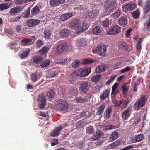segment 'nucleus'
Here are the masks:
<instances>
[{
    "label": "nucleus",
    "mask_w": 150,
    "mask_h": 150,
    "mask_svg": "<svg viewBox=\"0 0 150 150\" xmlns=\"http://www.w3.org/2000/svg\"><path fill=\"white\" fill-rule=\"evenodd\" d=\"M104 7L106 13L110 14L116 9L117 4L115 0H112L105 3Z\"/></svg>",
    "instance_id": "nucleus-1"
},
{
    "label": "nucleus",
    "mask_w": 150,
    "mask_h": 150,
    "mask_svg": "<svg viewBox=\"0 0 150 150\" xmlns=\"http://www.w3.org/2000/svg\"><path fill=\"white\" fill-rule=\"evenodd\" d=\"M147 100V99L146 96H141L134 105V109L136 111L139 110L141 108L144 106Z\"/></svg>",
    "instance_id": "nucleus-2"
},
{
    "label": "nucleus",
    "mask_w": 150,
    "mask_h": 150,
    "mask_svg": "<svg viewBox=\"0 0 150 150\" xmlns=\"http://www.w3.org/2000/svg\"><path fill=\"white\" fill-rule=\"evenodd\" d=\"M55 107L59 111L63 112L68 109V105L65 100L60 99L57 101Z\"/></svg>",
    "instance_id": "nucleus-3"
},
{
    "label": "nucleus",
    "mask_w": 150,
    "mask_h": 150,
    "mask_svg": "<svg viewBox=\"0 0 150 150\" xmlns=\"http://www.w3.org/2000/svg\"><path fill=\"white\" fill-rule=\"evenodd\" d=\"M38 106L40 109L44 108L46 104V97L43 93H40L37 99Z\"/></svg>",
    "instance_id": "nucleus-4"
},
{
    "label": "nucleus",
    "mask_w": 150,
    "mask_h": 150,
    "mask_svg": "<svg viewBox=\"0 0 150 150\" xmlns=\"http://www.w3.org/2000/svg\"><path fill=\"white\" fill-rule=\"evenodd\" d=\"M91 69L90 67H86L82 69H79L74 72V74L79 76L81 77H85L87 76L91 72Z\"/></svg>",
    "instance_id": "nucleus-5"
},
{
    "label": "nucleus",
    "mask_w": 150,
    "mask_h": 150,
    "mask_svg": "<svg viewBox=\"0 0 150 150\" xmlns=\"http://www.w3.org/2000/svg\"><path fill=\"white\" fill-rule=\"evenodd\" d=\"M81 21L79 20H74L70 23V26L71 29L76 30L77 33H79Z\"/></svg>",
    "instance_id": "nucleus-6"
},
{
    "label": "nucleus",
    "mask_w": 150,
    "mask_h": 150,
    "mask_svg": "<svg viewBox=\"0 0 150 150\" xmlns=\"http://www.w3.org/2000/svg\"><path fill=\"white\" fill-rule=\"evenodd\" d=\"M108 46L104 44L98 45L96 47L97 54L100 56H104Z\"/></svg>",
    "instance_id": "nucleus-7"
},
{
    "label": "nucleus",
    "mask_w": 150,
    "mask_h": 150,
    "mask_svg": "<svg viewBox=\"0 0 150 150\" xmlns=\"http://www.w3.org/2000/svg\"><path fill=\"white\" fill-rule=\"evenodd\" d=\"M136 6L135 4L133 2L127 3L122 7V10L125 12L134 10Z\"/></svg>",
    "instance_id": "nucleus-8"
},
{
    "label": "nucleus",
    "mask_w": 150,
    "mask_h": 150,
    "mask_svg": "<svg viewBox=\"0 0 150 150\" xmlns=\"http://www.w3.org/2000/svg\"><path fill=\"white\" fill-rule=\"evenodd\" d=\"M80 86V90L84 93H86L89 91L91 85L89 82L84 81L81 83Z\"/></svg>",
    "instance_id": "nucleus-9"
},
{
    "label": "nucleus",
    "mask_w": 150,
    "mask_h": 150,
    "mask_svg": "<svg viewBox=\"0 0 150 150\" xmlns=\"http://www.w3.org/2000/svg\"><path fill=\"white\" fill-rule=\"evenodd\" d=\"M120 32V28L118 25H115L110 28L106 32V33L108 35H115L118 34Z\"/></svg>",
    "instance_id": "nucleus-10"
},
{
    "label": "nucleus",
    "mask_w": 150,
    "mask_h": 150,
    "mask_svg": "<svg viewBox=\"0 0 150 150\" xmlns=\"http://www.w3.org/2000/svg\"><path fill=\"white\" fill-rule=\"evenodd\" d=\"M40 22L39 20L31 19L26 21V24L28 27H33L39 24Z\"/></svg>",
    "instance_id": "nucleus-11"
},
{
    "label": "nucleus",
    "mask_w": 150,
    "mask_h": 150,
    "mask_svg": "<svg viewBox=\"0 0 150 150\" xmlns=\"http://www.w3.org/2000/svg\"><path fill=\"white\" fill-rule=\"evenodd\" d=\"M132 107H128L127 109L122 113V117L124 120H127L130 117L132 111Z\"/></svg>",
    "instance_id": "nucleus-12"
},
{
    "label": "nucleus",
    "mask_w": 150,
    "mask_h": 150,
    "mask_svg": "<svg viewBox=\"0 0 150 150\" xmlns=\"http://www.w3.org/2000/svg\"><path fill=\"white\" fill-rule=\"evenodd\" d=\"M144 139V135L142 134H140L132 137L130 138V141L132 143H135L139 142Z\"/></svg>",
    "instance_id": "nucleus-13"
},
{
    "label": "nucleus",
    "mask_w": 150,
    "mask_h": 150,
    "mask_svg": "<svg viewBox=\"0 0 150 150\" xmlns=\"http://www.w3.org/2000/svg\"><path fill=\"white\" fill-rule=\"evenodd\" d=\"M68 46L66 43H62L59 45L57 47L56 51L57 52L61 53L67 49Z\"/></svg>",
    "instance_id": "nucleus-14"
},
{
    "label": "nucleus",
    "mask_w": 150,
    "mask_h": 150,
    "mask_svg": "<svg viewBox=\"0 0 150 150\" xmlns=\"http://www.w3.org/2000/svg\"><path fill=\"white\" fill-rule=\"evenodd\" d=\"M103 29L102 27L99 26H96L94 28L92 32L93 34L96 35H100L103 34Z\"/></svg>",
    "instance_id": "nucleus-15"
},
{
    "label": "nucleus",
    "mask_w": 150,
    "mask_h": 150,
    "mask_svg": "<svg viewBox=\"0 0 150 150\" xmlns=\"http://www.w3.org/2000/svg\"><path fill=\"white\" fill-rule=\"evenodd\" d=\"M65 1V0H50L49 3L52 7H55L60 4L64 3Z\"/></svg>",
    "instance_id": "nucleus-16"
},
{
    "label": "nucleus",
    "mask_w": 150,
    "mask_h": 150,
    "mask_svg": "<svg viewBox=\"0 0 150 150\" xmlns=\"http://www.w3.org/2000/svg\"><path fill=\"white\" fill-rule=\"evenodd\" d=\"M22 10V8L21 6H17L11 9L9 13L11 15H15L17 13L20 12Z\"/></svg>",
    "instance_id": "nucleus-17"
},
{
    "label": "nucleus",
    "mask_w": 150,
    "mask_h": 150,
    "mask_svg": "<svg viewBox=\"0 0 150 150\" xmlns=\"http://www.w3.org/2000/svg\"><path fill=\"white\" fill-rule=\"evenodd\" d=\"M73 16V13H66L62 14L60 17V19L62 21H66Z\"/></svg>",
    "instance_id": "nucleus-18"
},
{
    "label": "nucleus",
    "mask_w": 150,
    "mask_h": 150,
    "mask_svg": "<svg viewBox=\"0 0 150 150\" xmlns=\"http://www.w3.org/2000/svg\"><path fill=\"white\" fill-rule=\"evenodd\" d=\"M62 129L61 126H59L51 132L50 135L53 137L57 136L60 133Z\"/></svg>",
    "instance_id": "nucleus-19"
},
{
    "label": "nucleus",
    "mask_w": 150,
    "mask_h": 150,
    "mask_svg": "<svg viewBox=\"0 0 150 150\" xmlns=\"http://www.w3.org/2000/svg\"><path fill=\"white\" fill-rule=\"evenodd\" d=\"M122 143L123 142L122 140L118 139L111 144L110 145V147L111 149H116L118 146L122 144Z\"/></svg>",
    "instance_id": "nucleus-20"
},
{
    "label": "nucleus",
    "mask_w": 150,
    "mask_h": 150,
    "mask_svg": "<svg viewBox=\"0 0 150 150\" xmlns=\"http://www.w3.org/2000/svg\"><path fill=\"white\" fill-rule=\"evenodd\" d=\"M98 13V10L96 9L93 10L92 11L88 12V16L90 18H92L96 16Z\"/></svg>",
    "instance_id": "nucleus-21"
},
{
    "label": "nucleus",
    "mask_w": 150,
    "mask_h": 150,
    "mask_svg": "<svg viewBox=\"0 0 150 150\" xmlns=\"http://www.w3.org/2000/svg\"><path fill=\"white\" fill-rule=\"evenodd\" d=\"M118 47L119 49L123 50H127L128 48V46L125 42H119L118 43Z\"/></svg>",
    "instance_id": "nucleus-22"
},
{
    "label": "nucleus",
    "mask_w": 150,
    "mask_h": 150,
    "mask_svg": "<svg viewBox=\"0 0 150 150\" xmlns=\"http://www.w3.org/2000/svg\"><path fill=\"white\" fill-rule=\"evenodd\" d=\"M115 94L113 96H111V99L112 100L113 103L115 107H119L122 103V101H118L115 98Z\"/></svg>",
    "instance_id": "nucleus-23"
},
{
    "label": "nucleus",
    "mask_w": 150,
    "mask_h": 150,
    "mask_svg": "<svg viewBox=\"0 0 150 150\" xmlns=\"http://www.w3.org/2000/svg\"><path fill=\"white\" fill-rule=\"evenodd\" d=\"M86 44V41L83 38L78 40L76 42V46L79 47H84Z\"/></svg>",
    "instance_id": "nucleus-24"
},
{
    "label": "nucleus",
    "mask_w": 150,
    "mask_h": 150,
    "mask_svg": "<svg viewBox=\"0 0 150 150\" xmlns=\"http://www.w3.org/2000/svg\"><path fill=\"white\" fill-rule=\"evenodd\" d=\"M89 26L88 24L86 23L85 21L83 22L82 26L81 25L80 26L79 33L83 32L88 28Z\"/></svg>",
    "instance_id": "nucleus-25"
},
{
    "label": "nucleus",
    "mask_w": 150,
    "mask_h": 150,
    "mask_svg": "<svg viewBox=\"0 0 150 150\" xmlns=\"http://www.w3.org/2000/svg\"><path fill=\"white\" fill-rule=\"evenodd\" d=\"M126 61H122L116 63L114 65V69H116L122 67L126 63Z\"/></svg>",
    "instance_id": "nucleus-26"
},
{
    "label": "nucleus",
    "mask_w": 150,
    "mask_h": 150,
    "mask_svg": "<svg viewBox=\"0 0 150 150\" xmlns=\"http://www.w3.org/2000/svg\"><path fill=\"white\" fill-rule=\"evenodd\" d=\"M32 41V39L26 38L22 40L21 42L22 44L24 45H28L31 44L30 43Z\"/></svg>",
    "instance_id": "nucleus-27"
},
{
    "label": "nucleus",
    "mask_w": 150,
    "mask_h": 150,
    "mask_svg": "<svg viewBox=\"0 0 150 150\" xmlns=\"http://www.w3.org/2000/svg\"><path fill=\"white\" fill-rule=\"evenodd\" d=\"M119 24L123 26L126 25L127 24V18L125 17H121L119 20Z\"/></svg>",
    "instance_id": "nucleus-28"
},
{
    "label": "nucleus",
    "mask_w": 150,
    "mask_h": 150,
    "mask_svg": "<svg viewBox=\"0 0 150 150\" xmlns=\"http://www.w3.org/2000/svg\"><path fill=\"white\" fill-rule=\"evenodd\" d=\"M106 67L103 65H100L97 67L96 69L97 72H100L105 71L106 70Z\"/></svg>",
    "instance_id": "nucleus-29"
},
{
    "label": "nucleus",
    "mask_w": 150,
    "mask_h": 150,
    "mask_svg": "<svg viewBox=\"0 0 150 150\" xmlns=\"http://www.w3.org/2000/svg\"><path fill=\"white\" fill-rule=\"evenodd\" d=\"M109 92L108 90H106L104 91L100 96V99L104 100L109 95Z\"/></svg>",
    "instance_id": "nucleus-30"
},
{
    "label": "nucleus",
    "mask_w": 150,
    "mask_h": 150,
    "mask_svg": "<svg viewBox=\"0 0 150 150\" xmlns=\"http://www.w3.org/2000/svg\"><path fill=\"white\" fill-rule=\"evenodd\" d=\"M33 62L35 64L39 63L42 60V58L41 57L39 56H35L32 58Z\"/></svg>",
    "instance_id": "nucleus-31"
},
{
    "label": "nucleus",
    "mask_w": 150,
    "mask_h": 150,
    "mask_svg": "<svg viewBox=\"0 0 150 150\" xmlns=\"http://www.w3.org/2000/svg\"><path fill=\"white\" fill-rule=\"evenodd\" d=\"M136 82L134 83L133 86V90L134 91H137V87L139 86L140 84V79L139 77L136 79Z\"/></svg>",
    "instance_id": "nucleus-32"
},
{
    "label": "nucleus",
    "mask_w": 150,
    "mask_h": 150,
    "mask_svg": "<svg viewBox=\"0 0 150 150\" xmlns=\"http://www.w3.org/2000/svg\"><path fill=\"white\" fill-rule=\"evenodd\" d=\"M40 11V9L39 7L35 6L31 10V13L33 16H35L39 13Z\"/></svg>",
    "instance_id": "nucleus-33"
},
{
    "label": "nucleus",
    "mask_w": 150,
    "mask_h": 150,
    "mask_svg": "<svg viewBox=\"0 0 150 150\" xmlns=\"http://www.w3.org/2000/svg\"><path fill=\"white\" fill-rule=\"evenodd\" d=\"M144 27L143 28L144 31H145L149 29L150 27V16L148 18V20L146 21V23H144Z\"/></svg>",
    "instance_id": "nucleus-34"
},
{
    "label": "nucleus",
    "mask_w": 150,
    "mask_h": 150,
    "mask_svg": "<svg viewBox=\"0 0 150 150\" xmlns=\"http://www.w3.org/2000/svg\"><path fill=\"white\" fill-rule=\"evenodd\" d=\"M141 38H140L137 41V43L136 45V51L137 52H139L140 51L141 49Z\"/></svg>",
    "instance_id": "nucleus-35"
},
{
    "label": "nucleus",
    "mask_w": 150,
    "mask_h": 150,
    "mask_svg": "<svg viewBox=\"0 0 150 150\" xmlns=\"http://www.w3.org/2000/svg\"><path fill=\"white\" fill-rule=\"evenodd\" d=\"M68 31V30L67 29H63L61 32V36L63 38L67 37L69 35Z\"/></svg>",
    "instance_id": "nucleus-36"
},
{
    "label": "nucleus",
    "mask_w": 150,
    "mask_h": 150,
    "mask_svg": "<svg viewBox=\"0 0 150 150\" xmlns=\"http://www.w3.org/2000/svg\"><path fill=\"white\" fill-rule=\"evenodd\" d=\"M118 136V134L117 132H113L111 134L109 140L111 141H113L117 139Z\"/></svg>",
    "instance_id": "nucleus-37"
},
{
    "label": "nucleus",
    "mask_w": 150,
    "mask_h": 150,
    "mask_svg": "<svg viewBox=\"0 0 150 150\" xmlns=\"http://www.w3.org/2000/svg\"><path fill=\"white\" fill-rule=\"evenodd\" d=\"M112 111V109L111 108L109 107L107 109L105 116V117L106 119H108L110 118Z\"/></svg>",
    "instance_id": "nucleus-38"
},
{
    "label": "nucleus",
    "mask_w": 150,
    "mask_h": 150,
    "mask_svg": "<svg viewBox=\"0 0 150 150\" xmlns=\"http://www.w3.org/2000/svg\"><path fill=\"white\" fill-rule=\"evenodd\" d=\"M139 9H137L135 11L132 12L131 13L132 17L135 19L139 18Z\"/></svg>",
    "instance_id": "nucleus-39"
},
{
    "label": "nucleus",
    "mask_w": 150,
    "mask_h": 150,
    "mask_svg": "<svg viewBox=\"0 0 150 150\" xmlns=\"http://www.w3.org/2000/svg\"><path fill=\"white\" fill-rule=\"evenodd\" d=\"M31 78L33 82L36 81L38 78L37 73L35 72L34 73H32L31 75Z\"/></svg>",
    "instance_id": "nucleus-40"
},
{
    "label": "nucleus",
    "mask_w": 150,
    "mask_h": 150,
    "mask_svg": "<svg viewBox=\"0 0 150 150\" xmlns=\"http://www.w3.org/2000/svg\"><path fill=\"white\" fill-rule=\"evenodd\" d=\"M105 106L104 104L101 105L98 108V113L99 115L102 114L104 111Z\"/></svg>",
    "instance_id": "nucleus-41"
},
{
    "label": "nucleus",
    "mask_w": 150,
    "mask_h": 150,
    "mask_svg": "<svg viewBox=\"0 0 150 150\" xmlns=\"http://www.w3.org/2000/svg\"><path fill=\"white\" fill-rule=\"evenodd\" d=\"M127 83H125L123 84L122 86V93L123 94L126 95V93L127 92L128 90V87L126 86Z\"/></svg>",
    "instance_id": "nucleus-42"
},
{
    "label": "nucleus",
    "mask_w": 150,
    "mask_h": 150,
    "mask_svg": "<svg viewBox=\"0 0 150 150\" xmlns=\"http://www.w3.org/2000/svg\"><path fill=\"white\" fill-rule=\"evenodd\" d=\"M10 6V4L8 3H5L4 4H0V9L4 10L5 9H8Z\"/></svg>",
    "instance_id": "nucleus-43"
},
{
    "label": "nucleus",
    "mask_w": 150,
    "mask_h": 150,
    "mask_svg": "<svg viewBox=\"0 0 150 150\" xmlns=\"http://www.w3.org/2000/svg\"><path fill=\"white\" fill-rule=\"evenodd\" d=\"M49 49L48 47L46 46H45L42 48L39 51L40 53L42 55H43L45 53L47 52Z\"/></svg>",
    "instance_id": "nucleus-44"
},
{
    "label": "nucleus",
    "mask_w": 150,
    "mask_h": 150,
    "mask_svg": "<svg viewBox=\"0 0 150 150\" xmlns=\"http://www.w3.org/2000/svg\"><path fill=\"white\" fill-rule=\"evenodd\" d=\"M50 64V60H47L42 62L40 64V66L42 67H45L49 66Z\"/></svg>",
    "instance_id": "nucleus-45"
},
{
    "label": "nucleus",
    "mask_w": 150,
    "mask_h": 150,
    "mask_svg": "<svg viewBox=\"0 0 150 150\" xmlns=\"http://www.w3.org/2000/svg\"><path fill=\"white\" fill-rule=\"evenodd\" d=\"M51 32L48 30H46L44 32V35L45 37L47 39L49 38L51 35Z\"/></svg>",
    "instance_id": "nucleus-46"
},
{
    "label": "nucleus",
    "mask_w": 150,
    "mask_h": 150,
    "mask_svg": "<svg viewBox=\"0 0 150 150\" xmlns=\"http://www.w3.org/2000/svg\"><path fill=\"white\" fill-rule=\"evenodd\" d=\"M94 130L92 126H90L86 128V132L87 133L90 134H93L94 132Z\"/></svg>",
    "instance_id": "nucleus-47"
},
{
    "label": "nucleus",
    "mask_w": 150,
    "mask_h": 150,
    "mask_svg": "<svg viewBox=\"0 0 150 150\" xmlns=\"http://www.w3.org/2000/svg\"><path fill=\"white\" fill-rule=\"evenodd\" d=\"M76 99L77 103H83L86 100V98L80 97H76Z\"/></svg>",
    "instance_id": "nucleus-48"
},
{
    "label": "nucleus",
    "mask_w": 150,
    "mask_h": 150,
    "mask_svg": "<svg viewBox=\"0 0 150 150\" xmlns=\"http://www.w3.org/2000/svg\"><path fill=\"white\" fill-rule=\"evenodd\" d=\"M116 77L115 75H113L110 77V79H108V81L106 82L105 84L106 85H108L112 82V81Z\"/></svg>",
    "instance_id": "nucleus-49"
},
{
    "label": "nucleus",
    "mask_w": 150,
    "mask_h": 150,
    "mask_svg": "<svg viewBox=\"0 0 150 150\" xmlns=\"http://www.w3.org/2000/svg\"><path fill=\"white\" fill-rule=\"evenodd\" d=\"M101 77L100 75L98 74L95 76H93L92 79V81L94 82H96L99 80Z\"/></svg>",
    "instance_id": "nucleus-50"
},
{
    "label": "nucleus",
    "mask_w": 150,
    "mask_h": 150,
    "mask_svg": "<svg viewBox=\"0 0 150 150\" xmlns=\"http://www.w3.org/2000/svg\"><path fill=\"white\" fill-rule=\"evenodd\" d=\"M101 24L102 25L103 27H108L109 25V20L108 19H106L105 20L102 21Z\"/></svg>",
    "instance_id": "nucleus-51"
},
{
    "label": "nucleus",
    "mask_w": 150,
    "mask_h": 150,
    "mask_svg": "<svg viewBox=\"0 0 150 150\" xmlns=\"http://www.w3.org/2000/svg\"><path fill=\"white\" fill-rule=\"evenodd\" d=\"M118 83H115L112 86V92L111 93V96H113L114 94L115 95V91L118 86Z\"/></svg>",
    "instance_id": "nucleus-52"
},
{
    "label": "nucleus",
    "mask_w": 150,
    "mask_h": 150,
    "mask_svg": "<svg viewBox=\"0 0 150 150\" xmlns=\"http://www.w3.org/2000/svg\"><path fill=\"white\" fill-rule=\"evenodd\" d=\"M30 51V49L28 48L26 51H24L22 54V58H23L27 56L28 54Z\"/></svg>",
    "instance_id": "nucleus-53"
},
{
    "label": "nucleus",
    "mask_w": 150,
    "mask_h": 150,
    "mask_svg": "<svg viewBox=\"0 0 150 150\" xmlns=\"http://www.w3.org/2000/svg\"><path fill=\"white\" fill-rule=\"evenodd\" d=\"M77 90L73 88L71 90L70 93L72 96H75L77 95Z\"/></svg>",
    "instance_id": "nucleus-54"
},
{
    "label": "nucleus",
    "mask_w": 150,
    "mask_h": 150,
    "mask_svg": "<svg viewBox=\"0 0 150 150\" xmlns=\"http://www.w3.org/2000/svg\"><path fill=\"white\" fill-rule=\"evenodd\" d=\"M120 13V10H118L116 11L115 13L112 15V17L114 18H117L119 16Z\"/></svg>",
    "instance_id": "nucleus-55"
},
{
    "label": "nucleus",
    "mask_w": 150,
    "mask_h": 150,
    "mask_svg": "<svg viewBox=\"0 0 150 150\" xmlns=\"http://www.w3.org/2000/svg\"><path fill=\"white\" fill-rule=\"evenodd\" d=\"M80 63V62L79 61H75L72 64V66L74 68L77 67Z\"/></svg>",
    "instance_id": "nucleus-56"
},
{
    "label": "nucleus",
    "mask_w": 150,
    "mask_h": 150,
    "mask_svg": "<svg viewBox=\"0 0 150 150\" xmlns=\"http://www.w3.org/2000/svg\"><path fill=\"white\" fill-rule=\"evenodd\" d=\"M43 44L44 43L42 40H38L36 42V45L38 48H40Z\"/></svg>",
    "instance_id": "nucleus-57"
},
{
    "label": "nucleus",
    "mask_w": 150,
    "mask_h": 150,
    "mask_svg": "<svg viewBox=\"0 0 150 150\" xmlns=\"http://www.w3.org/2000/svg\"><path fill=\"white\" fill-rule=\"evenodd\" d=\"M48 96L49 98H53L54 95V93L53 91L51 90H50L47 93Z\"/></svg>",
    "instance_id": "nucleus-58"
},
{
    "label": "nucleus",
    "mask_w": 150,
    "mask_h": 150,
    "mask_svg": "<svg viewBox=\"0 0 150 150\" xmlns=\"http://www.w3.org/2000/svg\"><path fill=\"white\" fill-rule=\"evenodd\" d=\"M130 69V67L129 66H127L124 68L123 69L121 70V72H125L129 71Z\"/></svg>",
    "instance_id": "nucleus-59"
},
{
    "label": "nucleus",
    "mask_w": 150,
    "mask_h": 150,
    "mask_svg": "<svg viewBox=\"0 0 150 150\" xmlns=\"http://www.w3.org/2000/svg\"><path fill=\"white\" fill-rule=\"evenodd\" d=\"M93 62L94 61H93L92 60L88 59H85L83 61V63L85 64H90L93 63Z\"/></svg>",
    "instance_id": "nucleus-60"
},
{
    "label": "nucleus",
    "mask_w": 150,
    "mask_h": 150,
    "mask_svg": "<svg viewBox=\"0 0 150 150\" xmlns=\"http://www.w3.org/2000/svg\"><path fill=\"white\" fill-rule=\"evenodd\" d=\"M132 29H128L126 31L125 35L126 37H129L131 35V32L132 31Z\"/></svg>",
    "instance_id": "nucleus-61"
},
{
    "label": "nucleus",
    "mask_w": 150,
    "mask_h": 150,
    "mask_svg": "<svg viewBox=\"0 0 150 150\" xmlns=\"http://www.w3.org/2000/svg\"><path fill=\"white\" fill-rule=\"evenodd\" d=\"M67 61L66 59L62 58L58 60V62L60 63H63L66 62Z\"/></svg>",
    "instance_id": "nucleus-62"
},
{
    "label": "nucleus",
    "mask_w": 150,
    "mask_h": 150,
    "mask_svg": "<svg viewBox=\"0 0 150 150\" xmlns=\"http://www.w3.org/2000/svg\"><path fill=\"white\" fill-rule=\"evenodd\" d=\"M37 114L39 116H40L44 117H46L45 114L44 112H41V111L38 112Z\"/></svg>",
    "instance_id": "nucleus-63"
},
{
    "label": "nucleus",
    "mask_w": 150,
    "mask_h": 150,
    "mask_svg": "<svg viewBox=\"0 0 150 150\" xmlns=\"http://www.w3.org/2000/svg\"><path fill=\"white\" fill-rule=\"evenodd\" d=\"M150 10V6L146 5L144 9V11L145 13L148 12Z\"/></svg>",
    "instance_id": "nucleus-64"
}]
</instances>
